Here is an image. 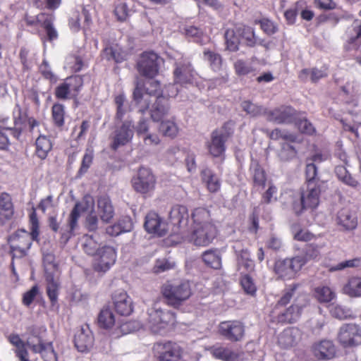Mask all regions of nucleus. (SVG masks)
Wrapping results in <instances>:
<instances>
[{"instance_id": "nucleus-1", "label": "nucleus", "mask_w": 361, "mask_h": 361, "mask_svg": "<svg viewBox=\"0 0 361 361\" xmlns=\"http://www.w3.org/2000/svg\"><path fill=\"white\" fill-rule=\"evenodd\" d=\"M193 226L189 228V236L183 240L193 242L197 246H207L215 238L217 229L212 221L209 212L205 208H197L192 214Z\"/></svg>"}, {"instance_id": "nucleus-2", "label": "nucleus", "mask_w": 361, "mask_h": 361, "mask_svg": "<svg viewBox=\"0 0 361 361\" xmlns=\"http://www.w3.org/2000/svg\"><path fill=\"white\" fill-rule=\"evenodd\" d=\"M80 211L87 214L95 212L94 200L91 195H85L82 200L80 202L76 203L72 209L68 218V225L66 228H61V242L63 245H66L69 239L73 236V231L78 225V220L80 216Z\"/></svg>"}, {"instance_id": "nucleus-3", "label": "nucleus", "mask_w": 361, "mask_h": 361, "mask_svg": "<svg viewBox=\"0 0 361 361\" xmlns=\"http://www.w3.org/2000/svg\"><path fill=\"white\" fill-rule=\"evenodd\" d=\"M161 293L168 305L178 307L190 297L192 291L188 281L167 282L162 286Z\"/></svg>"}, {"instance_id": "nucleus-4", "label": "nucleus", "mask_w": 361, "mask_h": 361, "mask_svg": "<svg viewBox=\"0 0 361 361\" xmlns=\"http://www.w3.org/2000/svg\"><path fill=\"white\" fill-rule=\"evenodd\" d=\"M164 302L158 300L154 302L152 307L147 311V327L154 334L159 333L166 324L174 321L173 312L164 309Z\"/></svg>"}, {"instance_id": "nucleus-5", "label": "nucleus", "mask_w": 361, "mask_h": 361, "mask_svg": "<svg viewBox=\"0 0 361 361\" xmlns=\"http://www.w3.org/2000/svg\"><path fill=\"white\" fill-rule=\"evenodd\" d=\"M324 184L320 182L310 181L307 183L306 189L300 195V202L293 204V209L297 214L304 209H315L319 203L320 195Z\"/></svg>"}, {"instance_id": "nucleus-6", "label": "nucleus", "mask_w": 361, "mask_h": 361, "mask_svg": "<svg viewBox=\"0 0 361 361\" xmlns=\"http://www.w3.org/2000/svg\"><path fill=\"white\" fill-rule=\"evenodd\" d=\"M54 14L46 12H41L35 16L27 14L25 16L26 25L30 27L40 25L46 32V36L41 39L49 42L56 40L59 37L58 32L54 25Z\"/></svg>"}, {"instance_id": "nucleus-7", "label": "nucleus", "mask_w": 361, "mask_h": 361, "mask_svg": "<svg viewBox=\"0 0 361 361\" xmlns=\"http://www.w3.org/2000/svg\"><path fill=\"white\" fill-rule=\"evenodd\" d=\"M233 134V123L227 121L218 129L214 130L211 134V142L208 145L210 154L214 157H219L224 154L226 150L225 143Z\"/></svg>"}, {"instance_id": "nucleus-8", "label": "nucleus", "mask_w": 361, "mask_h": 361, "mask_svg": "<svg viewBox=\"0 0 361 361\" xmlns=\"http://www.w3.org/2000/svg\"><path fill=\"white\" fill-rule=\"evenodd\" d=\"M31 232L24 230L18 231L11 238L10 247L24 248L29 250L32 240H37L39 235V223L36 213L30 214Z\"/></svg>"}, {"instance_id": "nucleus-9", "label": "nucleus", "mask_w": 361, "mask_h": 361, "mask_svg": "<svg viewBox=\"0 0 361 361\" xmlns=\"http://www.w3.org/2000/svg\"><path fill=\"white\" fill-rule=\"evenodd\" d=\"M170 224L173 226L172 233L179 235L181 239L189 236V214L185 206L176 205L169 212Z\"/></svg>"}, {"instance_id": "nucleus-10", "label": "nucleus", "mask_w": 361, "mask_h": 361, "mask_svg": "<svg viewBox=\"0 0 361 361\" xmlns=\"http://www.w3.org/2000/svg\"><path fill=\"white\" fill-rule=\"evenodd\" d=\"M147 85V87L145 90V94H144L143 85L137 82L133 94L134 101L140 106V111L142 113L145 112L149 108V102L147 98H144L145 96H155L157 98L163 96L161 84L158 80L148 81Z\"/></svg>"}, {"instance_id": "nucleus-11", "label": "nucleus", "mask_w": 361, "mask_h": 361, "mask_svg": "<svg viewBox=\"0 0 361 361\" xmlns=\"http://www.w3.org/2000/svg\"><path fill=\"white\" fill-rule=\"evenodd\" d=\"M159 56L154 51H144L136 63V69L140 75L152 79L159 71Z\"/></svg>"}, {"instance_id": "nucleus-12", "label": "nucleus", "mask_w": 361, "mask_h": 361, "mask_svg": "<svg viewBox=\"0 0 361 361\" xmlns=\"http://www.w3.org/2000/svg\"><path fill=\"white\" fill-rule=\"evenodd\" d=\"M305 264V260L300 255L292 259H279L275 262L274 271L280 278L290 279Z\"/></svg>"}, {"instance_id": "nucleus-13", "label": "nucleus", "mask_w": 361, "mask_h": 361, "mask_svg": "<svg viewBox=\"0 0 361 361\" xmlns=\"http://www.w3.org/2000/svg\"><path fill=\"white\" fill-rule=\"evenodd\" d=\"M298 111L290 106L282 105L274 109H267L265 116L269 121L277 123H290L296 120Z\"/></svg>"}, {"instance_id": "nucleus-14", "label": "nucleus", "mask_w": 361, "mask_h": 361, "mask_svg": "<svg viewBox=\"0 0 361 361\" xmlns=\"http://www.w3.org/2000/svg\"><path fill=\"white\" fill-rule=\"evenodd\" d=\"M153 350L159 361H183L180 348L171 342L157 343Z\"/></svg>"}, {"instance_id": "nucleus-15", "label": "nucleus", "mask_w": 361, "mask_h": 361, "mask_svg": "<svg viewBox=\"0 0 361 361\" xmlns=\"http://www.w3.org/2000/svg\"><path fill=\"white\" fill-rule=\"evenodd\" d=\"M156 180L149 169L140 167L136 177L132 180L133 188L138 192L145 194L152 191Z\"/></svg>"}, {"instance_id": "nucleus-16", "label": "nucleus", "mask_w": 361, "mask_h": 361, "mask_svg": "<svg viewBox=\"0 0 361 361\" xmlns=\"http://www.w3.org/2000/svg\"><path fill=\"white\" fill-rule=\"evenodd\" d=\"M338 338L344 347L361 344V329L355 324L343 325L339 330Z\"/></svg>"}, {"instance_id": "nucleus-17", "label": "nucleus", "mask_w": 361, "mask_h": 361, "mask_svg": "<svg viewBox=\"0 0 361 361\" xmlns=\"http://www.w3.org/2000/svg\"><path fill=\"white\" fill-rule=\"evenodd\" d=\"M94 257V270L105 272L114 264L116 261V252L112 247L104 245H102Z\"/></svg>"}, {"instance_id": "nucleus-18", "label": "nucleus", "mask_w": 361, "mask_h": 361, "mask_svg": "<svg viewBox=\"0 0 361 361\" xmlns=\"http://www.w3.org/2000/svg\"><path fill=\"white\" fill-rule=\"evenodd\" d=\"M13 124V128H8V132L17 140H20L22 135L27 130V127L32 133H35L36 128L40 126V123L35 118H26L20 114L14 118Z\"/></svg>"}, {"instance_id": "nucleus-19", "label": "nucleus", "mask_w": 361, "mask_h": 361, "mask_svg": "<svg viewBox=\"0 0 361 361\" xmlns=\"http://www.w3.org/2000/svg\"><path fill=\"white\" fill-rule=\"evenodd\" d=\"M219 331L221 336L232 342L241 341L245 335V326L239 321L221 322Z\"/></svg>"}, {"instance_id": "nucleus-20", "label": "nucleus", "mask_w": 361, "mask_h": 361, "mask_svg": "<svg viewBox=\"0 0 361 361\" xmlns=\"http://www.w3.org/2000/svg\"><path fill=\"white\" fill-rule=\"evenodd\" d=\"M195 79V71L190 62L176 63L173 71L174 83L180 85L192 84Z\"/></svg>"}, {"instance_id": "nucleus-21", "label": "nucleus", "mask_w": 361, "mask_h": 361, "mask_svg": "<svg viewBox=\"0 0 361 361\" xmlns=\"http://www.w3.org/2000/svg\"><path fill=\"white\" fill-rule=\"evenodd\" d=\"M92 17L89 11L83 6L81 12L73 11L68 19V26L75 32H79L81 28L85 31L90 29L92 25Z\"/></svg>"}, {"instance_id": "nucleus-22", "label": "nucleus", "mask_w": 361, "mask_h": 361, "mask_svg": "<svg viewBox=\"0 0 361 361\" xmlns=\"http://www.w3.org/2000/svg\"><path fill=\"white\" fill-rule=\"evenodd\" d=\"M133 126L130 121H125L120 128L116 129L113 137L111 147L116 150L120 146H123L131 141L133 137Z\"/></svg>"}, {"instance_id": "nucleus-23", "label": "nucleus", "mask_w": 361, "mask_h": 361, "mask_svg": "<svg viewBox=\"0 0 361 361\" xmlns=\"http://www.w3.org/2000/svg\"><path fill=\"white\" fill-rule=\"evenodd\" d=\"M26 345L35 353H40L44 361H58V356L51 342L44 343L40 338H38L37 343H34L29 338L26 342Z\"/></svg>"}, {"instance_id": "nucleus-24", "label": "nucleus", "mask_w": 361, "mask_h": 361, "mask_svg": "<svg viewBox=\"0 0 361 361\" xmlns=\"http://www.w3.org/2000/svg\"><path fill=\"white\" fill-rule=\"evenodd\" d=\"M144 226L148 233H154L159 236L164 235L168 231L167 224L155 212L147 214Z\"/></svg>"}, {"instance_id": "nucleus-25", "label": "nucleus", "mask_w": 361, "mask_h": 361, "mask_svg": "<svg viewBox=\"0 0 361 361\" xmlns=\"http://www.w3.org/2000/svg\"><path fill=\"white\" fill-rule=\"evenodd\" d=\"M302 338V332L297 327L284 329L279 336V345L283 348H290L298 345Z\"/></svg>"}, {"instance_id": "nucleus-26", "label": "nucleus", "mask_w": 361, "mask_h": 361, "mask_svg": "<svg viewBox=\"0 0 361 361\" xmlns=\"http://www.w3.org/2000/svg\"><path fill=\"white\" fill-rule=\"evenodd\" d=\"M114 308L121 315L128 316L133 312V302L127 293L123 290H117L112 298Z\"/></svg>"}, {"instance_id": "nucleus-27", "label": "nucleus", "mask_w": 361, "mask_h": 361, "mask_svg": "<svg viewBox=\"0 0 361 361\" xmlns=\"http://www.w3.org/2000/svg\"><path fill=\"white\" fill-rule=\"evenodd\" d=\"M169 98L164 96L158 97L150 109L151 118L155 122H161L169 114Z\"/></svg>"}, {"instance_id": "nucleus-28", "label": "nucleus", "mask_w": 361, "mask_h": 361, "mask_svg": "<svg viewBox=\"0 0 361 361\" xmlns=\"http://www.w3.org/2000/svg\"><path fill=\"white\" fill-rule=\"evenodd\" d=\"M211 354L216 359L223 361H242L243 353L233 351L221 345H215L210 348Z\"/></svg>"}, {"instance_id": "nucleus-29", "label": "nucleus", "mask_w": 361, "mask_h": 361, "mask_svg": "<svg viewBox=\"0 0 361 361\" xmlns=\"http://www.w3.org/2000/svg\"><path fill=\"white\" fill-rule=\"evenodd\" d=\"M312 351L318 359L329 360L335 356L336 348L331 341L323 340L313 345Z\"/></svg>"}, {"instance_id": "nucleus-30", "label": "nucleus", "mask_w": 361, "mask_h": 361, "mask_svg": "<svg viewBox=\"0 0 361 361\" xmlns=\"http://www.w3.org/2000/svg\"><path fill=\"white\" fill-rule=\"evenodd\" d=\"M93 336L90 329L81 328L75 335V346L78 351L85 352L92 348L93 345Z\"/></svg>"}, {"instance_id": "nucleus-31", "label": "nucleus", "mask_w": 361, "mask_h": 361, "mask_svg": "<svg viewBox=\"0 0 361 361\" xmlns=\"http://www.w3.org/2000/svg\"><path fill=\"white\" fill-rule=\"evenodd\" d=\"M336 221L345 230L355 229L357 225L355 214L348 208H343L338 212Z\"/></svg>"}, {"instance_id": "nucleus-32", "label": "nucleus", "mask_w": 361, "mask_h": 361, "mask_svg": "<svg viewBox=\"0 0 361 361\" xmlns=\"http://www.w3.org/2000/svg\"><path fill=\"white\" fill-rule=\"evenodd\" d=\"M97 209L101 220L104 223H109L114 217V207L109 197L107 196H100L98 198Z\"/></svg>"}, {"instance_id": "nucleus-33", "label": "nucleus", "mask_w": 361, "mask_h": 361, "mask_svg": "<svg viewBox=\"0 0 361 361\" xmlns=\"http://www.w3.org/2000/svg\"><path fill=\"white\" fill-rule=\"evenodd\" d=\"M303 306L304 305L293 304L278 315V322L282 323H293L297 322L301 316Z\"/></svg>"}, {"instance_id": "nucleus-34", "label": "nucleus", "mask_w": 361, "mask_h": 361, "mask_svg": "<svg viewBox=\"0 0 361 361\" xmlns=\"http://www.w3.org/2000/svg\"><path fill=\"white\" fill-rule=\"evenodd\" d=\"M14 213L13 204L11 195L7 192L0 195V220L11 219Z\"/></svg>"}, {"instance_id": "nucleus-35", "label": "nucleus", "mask_w": 361, "mask_h": 361, "mask_svg": "<svg viewBox=\"0 0 361 361\" xmlns=\"http://www.w3.org/2000/svg\"><path fill=\"white\" fill-rule=\"evenodd\" d=\"M104 57L107 61H114L116 63L126 60V51L118 44L109 45L103 49Z\"/></svg>"}, {"instance_id": "nucleus-36", "label": "nucleus", "mask_w": 361, "mask_h": 361, "mask_svg": "<svg viewBox=\"0 0 361 361\" xmlns=\"http://www.w3.org/2000/svg\"><path fill=\"white\" fill-rule=\"evenodd\" d=\"M326 76L327 73L324 71L317 68H303L298 73V79L302 82H306L310 80L312 82L316 83Z\"/></svg>"}, {"instance_id": "nucleus-37", "label": "nucleus", "mask_w": 361, "mask_h": 361, "mask_svg": "<svg viewBox=\"0 0 361 361\" xmlns=\"http://www.w3.org/2000/svg\"><path fill=\"white\" fill-rule=\"evenodd\" d=\"M52 142L45 135H39L35 141V154L38 158H47L52 149Z\"/></svg>"}, {"instance_id": "nucleus-38", "label": "nucleus", "mask_w": 361, "mask_h": 361, "mask_svg": "<svg viewBox=\"0 0 361 361\" xmlns=\"http://www.w3.org/2000/svg\"><path fill=\"white\" fill-rule=\"evenodd\" d=\"M202 258L204 264L212 269H219L221 267V254L217 249L205 251Z\"/></svg>"}, {"instance_id": "nucleus-39", "label": "nucleus", "mask_w": 361, "mask_h": 361, "mask_svg": "<svg viewBox=\"0 0 361 361\" xmlns=\"http://www.w3.org/2000/svg\"><path fill=\"white\" fill-rule=\"evenodd\" d=\"M224 38L226 40V49L230 51H236L240 44V35H238V25L233 27L228 28L225 31Z\"/></svg>"}, {"instance_id": "nucleus-40", "label": "nucleus", "mask_w": 361, "mask_h": 361, "mask_svg": "<svg viewBox=\"0 0 361 361\" xmlns=\"http://www.w3.org/2000/svg\"><path fill=\"white\" fill-rule=\"evenodd\" d=\"M81 246L83 251L91 256H94L102 247L97 240L96 236L92 235H85L82 236Z\"/></svg>"}, {"instance_id": "nucleus-41", "label": "nucleus", "mask_w": 361, "mask_h": 361, "mask_svg": "<svg viewBox=\"0 0 361 361\" xmlns=\"http://www.w3.org/2000/svg\"><path fill=\"white\" fill-rule=\"evenodd\" d=\"M203 56L213 71L219 72L222 69L223 58L220 54L209 49H204Z\"/></svg>"}, {"instance_id": "nucleus-42", "label": "nucleus", "mask_w": 361, "mask_h": 361, "mask_svg": "<svg viewBox=\"0 0 361 361\" xmlns=\"http://www.w3.org/2000/svg\"><path fill=\"white\" fill-rule=\"evenodd\" d=\"M59 276H45L47 281V293L52 304L57 301L58 290L59 287Z\"/></svg>"}, {"instance_id": "nucleus-43", "label": "nucleus", "mask_w": 361, "mask_h": 361, "mask_svg": "<svg viewBox=\"0 0 361 361\" xmlns=\"http://www.w3.org/2000/svg\"><path fill=\"white\" fill-rule=\"evenodd\" d=\"M98 324L103 329H111L115 324V318L109 307H104L98 316Z\"/></svg>"}, {"instance_id": "nucleus-44", "label": "nucleus", "mask_w": 361, "mask_h": 361, "mask_svg": "<svg viewBox=\"0 0 361 361\" xmlns=\"http://www.w3.org/2000/svg\"><path fill=\"white\" fill-rule=\"evenodd\" d=\"M43 264L45 276L60 275L58 264L55 260V256L51 252L44 253Z\"/></svg>"}, {"instance_id": "nucleus-45", "label": "nucleus", "mask_w": 361, "mask_h": 361, "mask_svg": "<svg viewBox=\"0 0 361 361\" xmlns=\"http://www.w3.org/2000/svg\"><path fill=\"white\" fill-rule=\"evenodd\" d=\"M238 35L245 40L248 47H253L257 44L254 28L245 25H238Z\"/></svg>"}, {"instance_id": "nucleus-46", "label": "nucleus", "mask_w": 361, "mask_h": 361, "mask_svg": "<svg viewBox=\"0 0 361 361\" xmlns=\"http://www.w3.org/2000/svg\"><path fill=\"white\" fill-rule=\"evenodd\" d=\"M65 106L62 104L55 103L51 107V118L54 124L58 128H62L65 123Z\"/></svg>"}, {"instance_id": "nucleus-47", "label": "nucleus", "mask_w": 361, "mask_h": 361, "mask_svg": "<svg viewBox=\"0 0 361 361\" xmlns=\"http://www.w3.org/2000/svg\"><path fill=\"white\" fill-rule=\"evenodd\" d=\"M343 291L350 297H361V277H353L343 287Z\"/></svg>"}, {"instance_id": "nucleus-48", "label": "nucleus", "mask_w": 361, "mask_h": 361, "mask_svg": "<svg viewBox=\"0 0 361 361\" xmlns=\"http://www.w3.org/2000/svg\"><path fill=\"white\" fill-rule=\"evenodd\" d=\"M202 178L207 183L210 192H215L219 189L220 183L219 178L210 169H205L202 171Z\"/></svg>"}, {"instance_id": "nucleus-49", "label": "nucleus", "mask_w": 361, "mask_h": 361, "mask_svg": "<svg viewBox=\"0 0 361 361\" xmlns=\"http://www.w3.org/2000/svg\"><path fill=\"white\" fill-rule=\"evenodd\" d=\"M65 82L72 97H76L83 86V78L81 75H78L67 78Z\"/></svg>"}, {"instance_id": "nucleus-50", "label": "nucleus", "mask_w": 361, "mask_h": 361, "mask_svg": "<svg viewBox=\"0 0 361 361\" xmlns=\"http://www.w3.org/2000/svg\"><path fill=\"white\" fill-rule=\"evenodd\" d=\"M159 130L162 133L163 135L171 138L175 137L178 133V126L174 121L172 120L161 121Z\"/></svg>"}, {"instance_id": "nucleus-51", "label": "nucleus", "mask_w": 361, "mask_h": 361, "mask_svg": "<svg viewBox=\"0 0 361 361\" xmlns=\"http://www.w3.org/2000/svg\"><path fill=\"white\" fill-rule=\"evenodd\" d=\"M10 342L16 346L17 357L20 361H30L27 358V351L25 348V344L18 335H12L9 338Z\"/></svg>"}, {"instance_id": "nucleus-52", "label": "nucleus", "mask_w": 361, "mask_h": 361, "mask_svg": "<svg viewBox=\"0 0 361 361\" xmlns=\"http://www.w3.org/2000/svg\"><path fill=\"white\" fill-rule=\"evenodd\" d=\"M233 69L238 77L247 75L255 71V68L243 59L236 60L233 63Z\"/></svg>"}, {"instance_id": "nucleus-53", "label": "nucleus", "mask_w": 361, "mask_h": 361, "mask_svg": "<svg viewBox=\"0 0 361 361\" xmlns=\"http://www.w3.org/2000/svg\"><path fill=\"white\" fill-rule=\"evenodd\" d=\"M315 297L320 302H329L335 297L334 290L328 286H321L315 289Z\"/></svg>"}, {"instance_id": "nucleus-54", "label": "nucleus", "mask_w": 361, "mask_h": 361, "mask_svg": "<svg viewBox=\"0 0 361 361\" xmlns=\"http://www.w3.org/2000/svg\"><path fill=\"white\" fill-rule=\"evenodd\" d=\"M241 106L243 111L252 116H257L260 115L265 116V111H267V109L263 106L255 104L250 101L243 102Z\"/></svg>"}, {"instance_id": "nucleus-55", "label": "nucleus", "mask_w": 361, "mask_h": 361, "mask_svg": "<svg viewBox=\"0 0 361 361\" xmlns=\"http://www.w3.org/2000/svg\"><path fill=\"white\" fill-rule=\"evenodd\" d=\"M335 172L338 178L347 185L353 188H356L358 185V182L350 176L345 166H337L335 169Z\"/></svg>"}, {"instance_id": "nucleus-56", "label": "nucleus", "mask_w": 361, "mask_h": 361, "mask_svg": "<svg viewBox=\"0 0 361 361\" xmlns=\"http://www.w3.org/2000/svg\"><path fill=\"white\" fill-rule=\"evenodd\" d=\"M330 312L334 317L339 319H345L351 317L350 309L340 305H331Z\"/></svg>"}, {"instance_id": "nucleus-57", "label": "nucleus", "mask_w": 361, "mask_h": 361, "mask_svg": "<svg viewBox=\"0 0 361 361\" xmlns=\"http://www.w3.org/2000/svg\"><path fill=\"white\" fill-rule=\"evenodd\" d=\"M256 23L259 24L262 31L267 35H272L278 31L277 25L269 18H263L256 21Z\"/></svg>"}, {"instance_id": "nucleus-58", "label": "nucleus", "mask_w": 361, "mask_h": 361, "mask_svg": "<svg viewBox=\"0 0 361 361\" xmlns=\"http://www.w3.org/2000/svg\"><path fill=\"white\" fill-rule=\"evenodd\" d=\"M269 137L271 140L282 139L287 141L293 142L295 140V136L286 130H282L279 128H275L269 133Z\"/></svg>"}, {"instance_id": "nucleus-59", "label": "nucleus", "mask_w": 361, "mask_h": 361, "mask_svg": "<svg viewBox=\"0 0 361 361\" xmlns=\"http://www.w3.org/2000/svg\"><path fill=\"white\" fill-rule=\"evenodd\" d=\"M238 264L240 267H243L247 271L253 269L254 264L250 259V253L247 250H241L238 255Z\"/></svg>"}, {"instance_id": "nucleus-60", "label": "nucleus", "mask_w": 361, "mask_h": 361, "mask_svg": "<svg viewBox=\"0 0 361 361\" xmlns=\"http://www.w3.org/2000/svg\"><path fill=\"white\" fill-rule=\"evenodd\" d=\"M251 167L255 168L254 171V182L256 185L264 187L266 182L265 173L263 169L258 166L257 162L254 161Z\"/></svg>"}, {"instance_id": "nucleus-61", "label": "nucleus", "mask_w": 361, "mask_h": 361, "mask_svg": "<svg viewBox=\"0 0 361 361\" xmlns=\"http://www.w3.org/2000/svg\"><path fill=\"white\" fill-rule=\"evenodd\" d=\"M295 124L302 133L312 135L316 133L312 123L306 118L297 121Z\"/></svg>"}, {"instance_id": "nucleus-62", "label": "nucleus", "mask_w": 361, "mask_h": 361, "mask_svg": "<svg viewBox=\"0 0 361 361\" xmlns=\"http://www.w3.org/2000/svg\"><path fill=\"white\" fill-rule=\"evenodd\" d=\"M39 71L44 79L49 80L51 82H55L56 81V77L52 72L47 61L44 60L42 61L39 67Z\"/></svg>"}, {"instance_id": "nucleus-63", "label": "nucleus", "mask_w": 361, "mask_h": 361, "mask_svg": "<svg viewBox=\"0 0 361 361\" xmlns=\"http://www.w3.org/2000/svg\"><path fill=\"white\" fill-rule=\"evenodd\" d=\"M54 96L56 99L61 100H66L72 97L65 80L55 88Z\"/></svg>"}, {"instance_id": "nucleus-64", "label": "nucleus", "mask_w": 361, "mask_h": 361, "mask_svg": "<svg viewBox=\"0 0 361 361\" xmlns=\"http://www.w3.org/2000/svg\"><path fill=\"white\" fill-rule=\"evenodd\" d=\"M98 225L99 219L95 212L87 214L85 217V227L89 231H95L98 228Z\"/></svg>"}]
</instances>
